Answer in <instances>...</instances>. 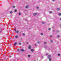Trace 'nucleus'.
Wrapping results in <instances>:
<instances>
[{
  "instance_id": "e433bc0d",
  "label": "nucleus",
  "mask_w": 61,
  "mask_h": 61,
  "mask_svg": "<svg viewBox=\"0 0 61 61\" xmlns=\"http://www.w3.org/2000/svg\"><path fill=\"white\" fill-rule=\"evenodd\" d=\"M27 44H28V42H27Z\"/></svg>"
},
{
  "instance_id": "a211bd4d",
  "label": "nucleus",
  "mask_w": 61,
  "mask_h": 61,
  "mask_svg": "<svg viewBox=\"0 0 61 61\" xmlns=\"http://www.w3.org/2000/svg\"><path fill=\"white\" fill-rule=\"evenodd\" d=\"M23 36H25V34L24 33H23Z\"/></svg>"
},
{
  "instance_id": "cd10ccee",
  "label": "nucleus",
  "mask_w": 61,
  "mask_h": 61,
  "mask_svg": "<svg viewBox=\"0 0 61 61\" xmlns=\"http://www.w3.org/2000/svg\"><path fill=\"white\" fill-rule=\"evenodd\" d=\"M59 36H60L59 35H58L57 36V37H59Z\"/></svg>"
},
{
  "instance_id": "c85d7f7f",
  "label": "nucleus",
  "mask_w": 61,
  "mask_h": 61,
  "mask_svg": "<svg viewBox=\"0 0 61 61\" xmlns=\"http://www.w3.org/2000/svg\"><path fill=\"white\" fill-rule=\"evenodd\" d=\"M38 43L39 44V43H40V42H38Z\"/></svg>"
},
{
  "instance_id": "ea45409f",
  "label": "nucleus",
  "mask_w": 61,
  "mask_h": 61,
  "mask_svg": "<svg viewBox=\"0 0 61 61\" xmlns=\"http://www.w3.org/2000/svg\"><path fill=\"white\" fill-rule=\"evenodd\" d=\"M53 31H54V30H53Z\"/></svg>"
},
{
  "instance_id": "4be33fe9",
  "label": "nucleus",
  "mask_w": 61,
  "mask_h": 61,
  "mask_svg": "<svg viewBox=\"0 0 61 61\" xmlns=\"http://www.w3.org/2000/svg\"><path fill=\"white\" fill-rule=\"evenodd\" d=\"M18 36H15V38H17V37H18Z\"/></svg>"
},
{
  "instance_id": "39448f33",
  "label": "nucleus",
  "mask_w": 61,
  "mask_h": 61,
  "mask_svg": "<svg viewBox=\"0 0 61 61\" xmlns=\"http://www.w3.org/2000/svg\"><path fill=\"white\" fill-rule=\"evenodd\" d=\"M28 7H29V6L27 5L25 7V8H28Z\"/></svg>"
},
{
  "instance_id": "c756f323",
  "label": "nucleus",
  "mask_w": 61,
  "mask_h": 61,
  "mask_svg": "<svg viewBox=\"0 0 61 61\" xmlns=\"http://www.w3.org/2000/svg\"><path fill=\"white\" fill-rule=\"evenodd\" d=\"M52 1H53V2H54L55 1V0H52Z\"/></svg>"
},
{
  "instance_id": "dca6fc26",
  "label": "nucleus",
  "mask_w": 61,
  "mask_h": 61,
  "mask_svg": "<svg viewBox=\"0 0 61 61\" xmlns=\"http://www.w3.org/2000/svg\"><path fill=\"white\" fill-rule=\"evenodd\" d=\"M28 56L29 57H30V55H28Z\"/></svg>"
},
{
  "instance_id": "0eeeda50",
  "label": "nucleus",
  "mask_w": 61,
  "mask_h": 61,
  "mask_svg": "<svg viewBox=\"0 0 61 61\" xmlns=\"http://www.w3.org/2000/svg\"><path fill=\"white\" fill-rule=\"evenodd\" d=\"M16 44H17V43H16V42L14 44V46H16Z\"/></svg>"
},
{
  "instance_id": "58836bf2",
  "label": "nucleus",
  "mask_w": 61,
  "mask_h": 61,
  "mask_svg": "<svg viewBox=\"0 0 61 61\" xmlns=\"http://www.w3.org/2000/svg\"><path fill=\"white\" fill-rule=\"evenodd\" d=\"M60 20H61V18L60 19Z\"/></svg>"
},
{
  "instance_id": "2eb2a0df",
  "label": "nucleus",
  "mask_w": 61,
  "mask_h": 61,
  "mask_svg": "<svg viewBox=\"0 0 61 61\" xmlns=\"http://www.w3.org/2000/svg\"><path fill=\"white\" fill-rule=\"evenodd\" d=\"M12 13H13V12L12 11H10V14H12Z\"/></svg>"
},
{
  "instance_id": "4c0bfd02",
  "label": "nucleus",
  "mask_w": 61,
  "mask_h": 61,
  "mask_svg": "<svg viewBox=\"0 0 61 61\" xmlns=\"http://www.w3.org/2000/svg\"><path fill=\"white\" fill-rule=\"evenodd\" d=\"M35 46H36V44H35Z\"/></svg>"
},
{
  "instance_id": "aec40b11",
  "label": "nucleus",
  "mask_w": 61,
  "mask_h": 61,
  "mask_svg": "<svg viewBox=\"0 0 61 61\" xmlns=\"http://www.w3.org/2000/svg\"><path fill=\"white\" fill-rule=\"evenodd\" d=\"M50 37H52V35H51L50 36Z\"/></svg>"
},
{
  "instance_id": "f257e3e1",
  "label": "nucleus",
  "mask_w": 61,
  "mask_h": 61,
  "mask_svg": "<svg viewBox=\"0 0 61 61\" xmlns=\"http://www.w3.org/2000/svg\"><path fill=\"white\" fill-rule=\"evenodd\" d=\"M28 48L29 49H30V50L31 49V46L29 45L28 47Z\"/></svg>"
},
{
  "instance_id": "7ed1b4c3",
  "label": "nucleus",
  "mask_w": 61,
  "mask_h": 61,
  "mask_svg": "<svg viewBox=\"0 0 61 61\" xmlns=\"http://www.w3.org/2000/svg\"><path fill=\"white\" fill-rule=\"evenodd\" d=\"M48 56V58H50V57H51V55H49Z\"/></svg>"
},
{
  "instance_id": "2f4dec72",
  "label": "nucleus",
  "mask_w": 61,
  "mask_h": 61,
  "mask_svg": "<svg viewBox=\"0 0 61 61\" xmlns=\"http://www.w3.org/2000/svg\"><path fill=\"white\" fill-rule=\"evenodd\" d=\"M51 42L52 43V42H53V41H52V40H51Z\"/></svg>"
},
{
  "instance_id": "423d86ee",
  "label": "nucleus",
  "mask_w": 61,
  "mask_h": 61,
  "mask_svg": "<svg viewBox=\"0 0 61 61\" xmlns=\"http://www.w3.org/2000/svg\"><path fill=\"white\" fill-rule=\"evenodd\" d=\"M36 15V13H34L33 14V15L34 16H35V15Z\"/></svg>"
},
{
  "instance_id": "f03ea898",
  "label": "nucleus",
  "mask_w": 61,
  "mask_h": 61,
  "mask_svg": "<svg viewBox=\"0 0 61 61\" xmlns=\"http://www.w3.org/2000/svg\"><path fill=\"white\" fill-rule=\"evenodd\" d=\"M20 51H21V52H24V50L23 49H22L20 50Z\"/></svg>"
},
{
  "instance_id": "a19ab883",
  "label": "nucleus",
  "mask_w": 61,
  "mask_h": 61,
  "mask_svg": "<svg viewBox=\"0 0 61 61\" xmlns=\"http://www.w3.org/2000/svg\"><path fill=\"white\" fill-rule=\"evenodd\" d=\"M60 26H61V25H60Z\"/></svg>"
},
{
  "instance_id": "473e14b6",
  "label": "nucleus",
  "mask_w": 61,
  "mask_h": 61,
  "mask_svg": "<svg viewBox=\"0 0 61 61\" xmlns=\"http://www.w3.org/2000/svg\"><path fill=\"white\" fill-rule=\"evenodd\" d=\"M10 57H12V56H10Z\"/></svg>"
},
{
  "instance_id": "412c9836",
  "label": "nucleus",
  "mask_w": 61,
  "mask_h": 61,
  "mask_svg": "<svg viewBox=\"0 0 61 61\" xmlns=\"http://www.w3.org/2000/svg\"><path fill=\"white\" fill-rule=\"evenodd\" d=\"M48 29L49 30H51V28H49Z\"/></svg>"
},
{
  "instance_id": "6e6552de",
  "label": "nucleus",
  "mask_w": 61,
  "mask_h": 61,
  "mask_svg": "<svg viewBox=\"0 0 61 61\" xmlns=\"http://www.w3.org/2000/svg\"><path fill=\"white\" fill-rule=\"evenodd\" d=\"M19 44L20 45H21V43H20V42H19Z\"/></svg>"
},
{
  "instance_id": "ddd939ff",
  "label": "nucleus",
  "mask_w": 61,
  "mask_h": 61,
  "mask_svg": "<svg viewBox=\"0 0 61 61\" xmlns=\"http://www.w3.org/2000/svg\"><path fill=\"white\" fill-rule=\"evenodd\" d=\"M44 44H46V42H44Z\"/></svg>"
},
{
  "instance_id": "9d476101",
  "label": "nucleus",
  "mask_w": 61,
  "mask_h": 61,
  "mask_svg": "<svg viewBox=\"0 0 61 61\" xmlns=\"http://www.w3.org/2000/svg\"><path fill=\"white\" fill-rule=\"evenodd\" d=\"M42 24H45V22H42Z\"/></svg>"
},
{
  "instance_id": "6ab92c4d",
  "label": "nucleus",
  "mask_w": 61,
  "mask_h": 61,
  "mask_svg": "<svg viewBox=\"0 0 61 61\" xmlns=\"http://www.w3.org/2000/svg\"><path fill=\"white\" fill-rule=\"evenodd\" d=\"M41 36H43V34L41 33Z\"/></svg>"
},
{
  "instance_id": "1a4fd4ad",
  "label": "nucleus",
  "mask_w": 61,
  "mask_h": 61,
  "mask_svg": "<svg viewBox=\"0 0 61 61\" xmlns=\"http://www.w3.org/2000/svg\"><path fill=\"white\" fill-rule=\"evenodd\" d=\"M31 51L32 52H33L34 51V50L33 49H31Z\"/></svg>"
},
{
  "instance_id": "20e7f679",
  "label": "nucleus",
  "mask_w": 61,
  "mask_h": 61,
  "mask_svg": "<svg viewBox=\"0 0 61 61\" xmlns=\"http://www.w3.org/2000/svg\"><path fill=\"white\" fill-rule=\"evenodd\" d=\"M56 10L57 11H59V10H60V9H59V8H58Z\"/></svg>"
},
{
  "instance_id": "c9c22d12",
  "label": "nucleus",
  "mask_w": 61,
  "mask_h": 61,
  "mask_svg": "<svg viewBox=\"0 0 61 61\" xmlns=\"http://www.w3.org/2000/svg\"><path fill=\"white\" fill-rule=\"evenodd\" d=\"M13 8H15V6H13Z\"/></svg>"
},
{
  "instance_id": "5701e85b",
  "label": "nucleus",
  "mask_w": 61,
  "mask_h": 61,
  "mask_svg": "<svg viewBox=\"0 0 61 61\" xmlns=\"http://www.w3.org/2000/svg\"><path fill=\"white\" fill-rule=\"evenodd\" d=\"M49 61H51V59H50V58L49 59Z\"/></svg>"
},
{
  "instance_id": "bb28decb",
  "label": "nucleus",
  "mask_w": 61,
  "mask_h": 61,
  "mask_svg": "<svg viewBox=\"0 0 61 61\" xmlns=\"http://www.w3.org/2000/svg\"><path fill=\"white\" fill-rule=\"evenodd\" d=\"M58 56H60V54H58Z\"/></svg>"
},
{
  "instance_id": "393cba45",
  "label": "nucleus",
  "mask_w": 61,
  "mask_h": 61,
  "mask_svg": "<svg viewBox=\"0 0 61 61\" xmlns=\"http://www.w3.org/2000/svg\"><path fill=\"white\" fill-rule=\"evenodd\" d=\"M56 32L57 33H58V32H59V31L58 30H57Z\"/></svg>"
},
{
  "instance_id": "f704fd0d",
  "label": "nucleus",
  "mask_w": 61,
  "mask_h": 61,
  "mask_svg": "<svg viewBox=\"0 0 61 61\" xmlns=\"http://www.w3.org/2000/svg\"><path fill=\"white\" fill-rule=\"evenodd\" d=\"M37 9H38V8H39V7H37Z\"/></svg>"
},
{
  "instance_id": "4468645a",
  "label": "nucleus",
  "mask_w": 61,
  "mask_h": 61,
  "mask_svg": "<svg viewBox=\"0 0 61 61\" xmlns=\"http://www.w3.org/2000/svg\"><path fill=\"white\" fill-rule=\"evenodd\" d=\"M49 12L50 13H52V12L51 11H50Z\"/></svg>"
},
{
  "instance_id": "f3484780",
  "label": "nucleus",
  "mask_w": 61,
  "mask_h": 61,
  "mask_svg": "<svg viewBox=\"0 0 61 61\" xmlns=\"http://www.w3.org/2000/svg\"><path fill=\"white\" fill-rule=\"evenodd\" d=\"M61 15V13H59V15Z\"/></svg>"
},
{
  "instance_id": "f8f14e48",
  "label": "nucleus",
  "mask_w": 61,
  "mask_h": 61,
  "mask_svg": "<svg viewBox=\"0 0 61 61\" xmlns=\"http://www.w3.org/2000/svg\"><path fill=\"white\" fill-rule=\"evenodd\" d=\"M16 33H18L19 32V31H18V30H17V31H16Z\"/></svg>"
},
{
  "instance_id": "a878e982",
  "label": "nucleus",
  "mask_w": 61,
  "mask_h": 61,
  "mask_svg": "<svg viewBox=\"0 0 61 61\" xmlns=\"http://www.w3.org/2000/svg\"><path fill=\"white\" fill-rule=\"evenodd\" d=\"M19 15H21V13H19Z\"/></svg>"
},
{
  "instance_id": "9b49d317",
  "label": "nucleus",
  "mask_w": 61,
  "mask_h": 61,
  "mask_svg": "<svg viewBox=\"0 0 61 61\" xmlns=\"http://www.w3.org/2000/svg\"><path fill=\"white\" fill-rule=\"evenodd\" d=\"M14 30L15 31H16V29L15 28H14Z\"/></svg>"
},
{
  "instance_id": "b1692460",
  "label": "nucleus",
  "mask_w": 61,
  "mask_h": 61,
  "mask_svg": "<svg viewBox=\"0 0 61 61\" xmlns=\"http://www.w3.org/2000/svg\"><path fill=\"white\" fill-rule=\"evenodd\" d=\"M17 11V10H15V12H16Z\"/></svg>"
},
{
  "instance_id": "72a5a7b5",
  "label": "nucleus",
  "mask_w": 61,
  "mask_h": 61,
  "mask_svg": "<svg viewBox=\"0 0 61 61\" xmlns=\"http://www.w3.org/2000/svg\"><path fill=\"white\" fill-rule=\"evenodd\" d=\"M46 56H47V54L46 53Z\"/></svg>"
},
{
  "instance_id": "7c9ffc66",
  "label": "nucleus",
  "mask_w": 61,
  "mask_h": 61,
  "mask_svg": "<svg viewBox=\"0 0 61 61\" xmlns=\"http://www.w3.org/2000/svg\"><path fill=\"white\" fill-rule=\"evenodd\" d=\"M18 51H19V49H18Z\"/></svg>"
}]
</instances>
